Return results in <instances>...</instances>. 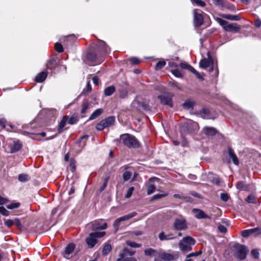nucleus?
Returning <instances> with one entry per match:
<instances>
[{
    "instance_id": "42",
    "label": "nucleus",
    "mask_w": 261,
    "mask_h": 261,
    "mask_svg": "<svg viewBox=\"0 0 261 261\" xmlns=\"http://www.w3.org/2000/svg\"><path fill=\"white\" fill-rule=\"evenodd\" d=\"M173 197L175 198H179L180 199H185L186 201H190L191 198L188 196H185L178 194H175L173 195Z\"/></svg>"
},
{
    "instance_id": "30",
    "label": "nucleus",
    "mask_w": 261,
    "mask_h": 261,
    "mask_svg": "<svg viewBox=\"0 0 261 261\" xmlns=\"http://www.w3.org/2000/svg\"><path fill=\"white\" fill-rule=\"evenodd\" d=\"M112 250V246L110 244H106L102 249V254L104 255L108 254Z\"/></svg>"
},
{
    "instance_id": "8",
    "label": "nucleus",
    "mask_w": 261,
    "mask_h": 261,
    "mask_svg": "<svg viewBox=\"0 0 261 261\" xmlns=\"http://www.w3.org/2000/svg\"><path fill=\"white\" fill-rule=\"evenodd\" d=\"M173 228L175 230H185L187 229V221L185 219H176L173 223Z\"/></svg>"
},
{
    "instance_id": "61",
    "label": "nucleus",
    "mask_w": 261,
    "mask_h": 261,
    "mask_svg": "<svg viewBox=\"0 0 261 261\" xmlns=\"http://www.w3.org/2000/svg\"><path fill=\"white\" fill-rule=\"evenodd\" d=\"M220 197H221V199L225 202L227 201L228 200V196L226 193H222L221 194Z\"/></svg>"
},
{
    "instance_id": "52",
    "label": "nucleus",
    "mask_w": 261,
    "mask_h": 261,
    "mask_svg": "<svg viewBox=\"0 0 261 261\" xmlns=\"http://www.w3.org/2000/svg\"><path fill=\"white\" fill-rule=\"evenodd\" d=\"M14 225H15L19 229H21L22 228V225L18 218H14Z\"/></svg>"
},
{
    "instance_id": "54",
    "label": "nucleus",
    "mask_w": 261,
    "mask_h": 261,
    "mask_svg": "<svg viewBox=\"0 0 261 261\" xmlns=\"http://www.w3.org/2000/svg\"><path fill=\"white\" fill-rule=\"evenodd\" d=\"M213 3L218 6H223L225 0H212Z\"/></svg>"
},
{
    "instance_id": "34",
    "label": "nucleus",
    "mask_w": 261,
    "mask_h": 261,
    "mask_svg": "<svg viewBox=\"0 0 261 261\" xmlns=\"http://www.w3.org/2000/svg\"><path fill=\"white\" fill-rule=\"evenodd\" d=\"M56 64V60L54 59H51L47 63L46 66L48 68L52 69L55 67Z\"/></svg>"
},
{
    "instance_id": "2",
    "label": "nucleus",
    "mask_w": 261,
    "mask_h": 261,
    "mask_svg": "<svg viewBox=\"0 0 261 261\" xmlns=\"http://www.w3.org/2000/svg\"><path fill=\"white\" fill-rule=\"evenodd\" d=\"M195 240L190 236L182 238L179 243V248L183 253L190 252L192 250V246L195 244Z\"/></svg>"
},
{
    "instance_id": "1",
    "label": "nucleus",
    "mask_w": 261,
    "mask_h": 261,
    "mask_svg": "<svg viewBox=\"0 0 261 261\" xmlns=\"http://www.w3.org/2000/svg\"><path fill=\"white\" fill-rule=\"evenodd\" d=\"M119 141L129 148H138L140 147L139 141L134 136L129 134H122L119 139L115 140V142Z\"/></svg>"
},
{
    "instance_id": "12",
    "label": "nucleus",
    "mask_w": 261,
    "mask_h": 261,
    "mask_svg": "<svg viewBox=\"0 0 261 261\" xmlns=\"http://www.w3.org/2000/svg\"><path fill=\"white\" fill-rule=\"evenodd\" d=\"M194 22L196 27L201 26L203 23V17L202 15L197 11H194Z\"/></svg>"
},
{
    "instance_id": "5",
    "label": "nucleus",
    "mask_w": 261,
    "mask_h": 261,
    "mask_svg": "<svg viewBox=\"0 0 261 261\" xmlns=\"http://www.w3.org/2000/svg\"><path fill=\"white\" fill-rule=\"evenodd\" d=\"M218 22L222 27L224 30L227 32L237 33L240 30V27L236 23H230L222 19H218Z\"/></svg>"
},
{
    "instance_id": "45",
    "label": "nucleus",
    "mask_w": 261,
    "mask_h": 261,
    "mask_svg": "<svg viewBox=\"0 0 261 261\" xmlns=\"http://www.w3.org/2000/svg\"><path fill=\"white\" fill-rule=\"evenodd\" d=\"M20 203L18 202L11 203L10 204L7 205V207L10 210H13L19 207Z\"/></svg>"
},
{
    "instance_id": "35",
    "label": "nucleus",
    "mask_w": 261,
    "mask_h": 261,
    "mask_svg": "<svg viewBox=\"0 0 261 261\" xmlns=\"http://www.w3.org/2000/svg\"><path fill=\"white\" fill-rule=\"evenodd\" d=\"M18 179L21 182H25L29 180V176L25 174H20L18 175Z\"/></svg>"
},
{
    "instance_id": "31",
    "label": "nucleus",
    "mask_w": 261,
    "mask_h": 261,
    "mask_svg": "<svg viewBox=\"0 0 261 261\" xmlns=\"http://www.w3.org/2000/svg\"><path fill=\"white\" fill-rule=\"evenodd\" d=\"M119 92V96L121 98H124L127 97L128 95V91L125 88H120L118 90Z\"/></svg>"
},
{
    "instance_id": "17",
    "label": "nucleus",
    "mask_w": 261,
    "mask_h": 261,
    "mask_svg": "<svg viewBox=\"0 0 261 261\" xmlns=\"http://www.w3.org/2000/svg\"><path fill=\"white\" fill-rule=\"evenodd\" d=\"M228 155L229 157L232 159V161L234 164L236 165H238L239 164V161L238 157L234 153L233 150L230 147H228Z\"/></svg>"
},
{
    "instance_id": "41",
    "label": "nucleus",
    "mask_w": 261,
    "mask_h": 261,
    "mask_svg": "<svg viewBox=\"0 0 261 261\" xmlns=\"http://www.w3.org/2000/svg\"><path fill=\"white\" fill-rule=\"evenodd\" d=\"M253 231L252 229L245 230L242 231L241 234L243 237H248L253 234Z\"/></svg>"
},
{
    "instance_id": "15",
    "label": "nucleus",
    "mask_w": 261,
    "mask_h": 261,
    "mask_svg": "<svg viewBox=\"0 0 261 261\" xmlns=\"http://www.w3.org/2000/svg\"><path fill=\"white\" fill-rule=\"evenodd\" d=\"M22 147V143L19 141H14L11 146V153H14L19 151Z\"/></svg>"
},
{
    "instance_id": "51",
    "label": "nucleus",
    "mask_w": 261,
    "mask_h": 261,
    "mask_svg": "<svg viewBox=\"0 0 261 261\" xmlns=\"http://www.w3.org/2000/svg\"><path fill=\"white\" fill-rule=\"evenodd\" d=\"M121 220H120V218H119L117 219L113 223V226L116 229V230H118L120 224V223L121 222Z\"/></svg>"
},
{
    "instance_id": "26",
    "label": "nucleus",
    "mask_w": 261,
    "mask_h": 261,
    "mask_svg": "<svg viewBox=\"0 0 261 261\" xmlns=\"http://www.w3.org/2000/svg\"><path fill=\"white\" fill-rule=\"evenodd\" d=\"M137 215V213L135 212H133L132 213H130L129 214H128L126 215H124L122 217H120V220L121 221H124L129 220L130 219L133 218L134 217L136 216Z\"/></svg>"
},
{
    "instance_id": "60",
    "label": "nucleus",
    "mask_w": 261,
    "mask_h": 261,
    "mask_svg": "<svg viewBox=\"0 0 261 261\" xmlns=\"http://www.w3.org/2000/svg\"><path fill=\"white\" fill-rule=\"evenodd\" d=\"M218 229L222 233H225L227 231V228L222 225H219Z\"/></svg>"
},
{
    "instance_id": "48",
    "label": "nucleus",
    "mask_w": 261,
    "mask_h": 261,
    "mask_svg": "<svg viewBox=\"0 0 261 261\" xmlns=\"http://www.w3.org/2000/svg\"><path fill=\"white\" fill-rule=\"evenodd\" d=\"M126 244L131 247H134V248H138L141 246L140 244H137V243H135V242H132L130 241H127Z\"/></svg>"
},
{
    "instance_id": "4",
    "label": "nucleus",
    "mask_w": 261,
    "mask_h": 261,
    "mask_svg": "<svg viewBox=\"0 0 261 261\" xmlns=\"http://www.w3.org/2000/svg\"><path fill=\"white\" fill-rule=\"evenodd\" d=\"M106 234L105 231H96L90 233L86 239V242L89 248H93L97 243V239L103 237Z\"/></svg>"
},
{
    "instance_id": "10",
    "label": "nucleus",
    "mask_w": 261,
    "mask_h": 261,
    "mask_svg": "<svg viewBox=\"0 0 261 261\" xmlns=\"http://www.w3.org/2000/svg\"><path fill=\"white\" fill-rule=\"evenodd\" d=\"M75 247V245L74 243H69L65 248L63 253L64 257L68 259L71 258V254L72 253Z\"/></svg>"
},
{
    "instance_id": "16",
    "label": "nucleus",
    "mask_w": 261,
    "mask_h": 261,
    "mask_svg": "<svg viewBox=\"0 0 261 261\" xmlns=\"http://www.w3.org/2000/svg\"><path fill=\"white\" fill-rule=\"evenodd\" d=\"M203 132L207 136H213L217 134V130L213 127L205 126L203 128Z\"/></svg>"
},
{
    "instance_id": "50",
    "label": "nucleus",
    "mask_w": 261,
    "mask_h": 261,
    "mask_svg": "<svg viewBox=\"0 0 261 261\" xmlns=\"http://www.w3.org/2000/svg\"><path fill=\"white\" fill-rule=\"evenodd\" d=\"M55 48L58 53H62L63 51V48L61 44L57 42L55 45Z\"/></svg>"
},
{
    "instance_id": "49",
    "label": "nucleus",
    "mask_w": 261,
    "mask_h": 261,
    "mask_svg": "<svg viewBox=\"0 0 261 261\" xmlns=\"http://www.w3.org/2000/svg\"><path fill=\"white\" fill-rule=\"evenodd\" d=\"M168 195V193L156 194V195H154L152 197V200L159 199H161V198H164V197L167 196Z\"/></svg>"
},
{
    "instance_id": "40",
    "label": "nucleus",
    "mask_w": 261,
    "mask_h": 261,
    "mask_svg": "<svg viewBox=\"0 0 261 261\" xmlns=\"http://www.w3.org/2000/svg\"><path fill=\"white\" fill-rule=\"evenodd\" d=\"M166 65V62L164 61H159L155 66V69L156 70H160L163 68Z\"/></svg>"
},
{
    "instance_id": "22",
    "label": "nucleus",
    "mask_w": 261,
    "mask_h": 261,
    "mask_svg": "<svg viewBox=\"0 0 261 261\" xmlns=\"http://www.w3.org/2000/svg\"><path fill=\"white\" fill-rule=\"evenodd\" d=\"M116 89L115 86H110L106 88L105 89L104 93L105 95L107 96H109L112 95L115 91Z\"/></svg>"
},
{
    "instance_id": "46",
    "label": "nucleus",
    "mask_w": 261,
    "mask_h": 261,
    "mask_svg": "<svg viewBox=\"0 0 261 261\" xmlns=\"http://www.w3.org/2000/svg\"><path fill=\"white\" fill-rule=\"evenodd\" d=\"M132 172L126 171L123 174V178L124 181L128 180L132 176Z\"/></svg>"
},
{
    "instance_id": "20",
    "label": "nucleus",
    "mask_w": 261,
    "mask_h": 261,
    "mask_svg": "<svg viewBox=\"0 0 261 261\" xmlns=\"http://www.w3.org/2000/svg\"><path fill=\"white\" fill-rule=\"evenodd\" d=\"M103 111L102 109H97L95 111H94L92 114L90 115L89 120H92L97 118L98 116H99L102 113Z\"/></svg>"
},
{
    "instance_id": "3",
    "label": "nucleus",
    "mask_w": 261,
    "mask_h": 261,
    "mask_svg": "<svg viewBox=\"0 0 261 261\" xmlns=\"http://www.w3.org/2000/svg\"><path fill=\"white\" fill-rule=\"evenodd\" d=\"M233 255L240 260L246 258L248 250L247 248L243 245L236 244L233 246Z\"/></svg>"
},
{
    "instance_id": "43",
    "label": "nucleus",
    "mask_w": 261,
    "mask_h": 261,
    "mask_svg": "<svg viewBox=\"0 0 261 261\" xmlns=\"http://www.w3.org/2000/svg\"><path fill=\"white\" fill-rule=\"evenodd\" d=\"M246 201L250 203H255L256 202L255 196L253 195H249L246 198Z\"/></svg>"
},
{
    "instance_id": "29",
    "label": "nucleus",
    "mask_w": 261,
    "mask_h": 261,
    "mask_svg": "<svg viewBox=\"0 0 261 261\" xmlns=\"http://www.w3.org/2000/svg\"><path fill=\"white\" fill-rule=\"evenodd\" d=\"M79 120V118L76 115H72L71 117H68V120L67 121V122L68 124L72 125L76 124Z\"/></svg>"
},
{
    "instance_id": "37",
    "label": "nucleus",
    "mask_w": 261,
    "mask_h": 261,
    "mask_svg": "<svg viewBox=\"0 0 261 261\" xmlns=\"http://www.w3.org/2000/svg\"><path fill=\"white\" fill-rule=\"evenodd\" d=\"M87 59L90 62H94L96 59V55L94 53H89L87 55Z\"/></svg>"
},
{
    "instance_id": "56",
    "label": "nucleus",
    "mask_w": 261,
    "mask_h": 261,
    "mask_svg": "<svg viewBox=\"0 0 261 261\" xmlns=\"http://www.w3.org/2000/svg\"><path fill=\"white\" fill-rule=\"evenodd\" d=\"M193 2L197 6L204 7L205 6L204 2L201 0H193Z\"/></svg>"
},
{
    "instance_id": "9",
    "label": "nucleus",
    "mask_w": 261,
    "mask_h": 261,
    "mask_svg": "<svg viewBox=\"0 0 261 261\" xmlns=\"http://www.w3.org/2000/svg\"><path fill=\"white\" fill-rule=\"evenodd\" d=\"M172 94H165L164 95H159L158 98L160 100L162 104L168 105L170 107H173V102L172 100Z\"/></svg>"
},
{
    "instance_id": "24",
    "label": "nucleus",
    "mask_w": 261,
    "mask_h": 261,
    "mask_svg": "<svg viewBox=\"0 0 261 261\" xmlns=\"http://www.w3.org/2000/svg\"><path fill=\"white\" fill-rule=\"evenodd\" d=\"M195 102L193 101L190 100H186L182 105V107L184 109L189 110L193 109Z\"/></svg>"
},
{
    "instance_id": "6",
    "label": "nucleus",
    "mask_w": 261,
    "mask_h": 261,
    "mask_svg": "<svg viewBox=\"0 0 261 261\" xmlns=\"http://www.w3.org/2000/svg\"><path fill=\"white\" fill-rule=\"evenodd\" d=\"M88 225L93 231L96 230H105L107 228V223L103 222L102 220H95L89 223Z\"/></svg>"
},
{
    "instance_id": "28",
    "label": "nucleus",
    "mask_w": 261,
    "mask_h": 261,
    "mask_svg": "<svg viewBox=\"0 0 261 261\" xmlns=\"http://www.w3.org/2000/svg\"><path fill=\"white\" fill-rule=\"evenodd\" d=\"M223 17L230 20H239L240 17L237 15L225 14L223 15Z\"/></svg>"
},
{
    "instance_id": "36",
    "label": "nucleus",
    "mask_w": 261,
    "mask_h": 261,
    "mask_svg": "<svg viewBox=\"0 0 261 261\" xmlns=\"http://www.w3.org/2000/svg\"><path fill=\"white\" fill-rule=\"evenodd\" d=\"M109 179H110L109 176H107V177H106L105 178L103 184L99 188V192H102L106 189V188L107 186L108 182Z\"/></svg>"
},
{
    "instance_id": "64",
    "label": "nucleus",
    "mask_w": 261,
    "mask_h": 261,
    "mask_svg": "<svg viewBox=\"0 0 261 261\" xmlns=\"http://www.w3.org/2000/svg\"><path fill=\"white\" fill-rule=\"evenodd\" d=\"M130 60L131 61L132 63L135 65H137L139 63L138 59L136 57L131 58L130 59Z\"/></svg>"
},
{
    "instance_id": "38",
    "label": "nucleus",
    "mask_w": 261,
    "mask_h": 261,
    "mask_svg": "<svg viewBox=\"0 0 261 261\" xmlns=\"http://www.w3.org/2000/svg\"><path fill=\"white\" fill-rule=\"evenodd\" d=\"M237 188L238 189L241 190H244L246 191L247 190V186L243 181H239L237 183Z\"/></svg>"
},
{
    "instance_id": "62",
    "label": "nucleus",
    "mask_w": 261,
    "mask_h": 261,
    "mask_svg": "<svg viewBox=\"0 0 261 261\" xmlns=\"http://www.w3.org/2000/svg\"><path fill=\"white\" fill-rule=\"evenodd\" d=\"M252 230H254L253 231V234H255V235H258L261 234V229L258 227L252 228Z\"/></svg>"
},
{
    "instance_id": "19",
    "label": "nucleus",
    "mask_w": 261,
    "mask_h": 261,
    "mask_svg": "<svg viewBox=\"0 0 261 261\" xmlns=\"http://www.w3.org/2000/svg\"><path fill=\"white\" fill-rule=\"evenodd\" d=\"M47 75V74L46 72L42 71L36 75L35 81L38 83H41L46 79Z\"/></svg>"
},
{
    "instance_id": "58",
    "label": "nucleus",
    "mask_w": 261,
    "mask_h": 261,
    "mask_svg": "<svg viewBox=\"0 0 261 261\" xmlns=\"http://www.w3.org/2000/svg\"><path fill=\"white\" fill-rule=\"evenodd\" d=\"M201 253H202L201 251H196L195 252L191 253L189 254L188 255H189V257H197V256H199L200 255H201Z\"/></svg>"
},
{
    "instance_id": "7",
    "label": "nucleus",
    "mask_w": 261,
    "mask_h": 261,
    "mask_svg": "<svg viewBox=\"0 0 261 261\" xmlns=\"http://www.w3.org/2000/svg\"><path fill=\"white\" fill-rule=\"evenodd\" d=\"M135 254V251L124 248L123 252L119 254L117 261H130V257Z\"/></svg>"
},
{
    "instance_id": "11",
    "label": "nucleus",
    "mask_w": 261,
    "mask_h": 261,
    "mask_svg": "<svg viewBox=\"0 0 261 261\" xmlns=\"http://www.w3.org/2000/svg\"><path fill=\"white\" fill-rule=\"evenodd\" d=\"M193 212L195 214V217L198 219H211V217L205 214V213L201 210L198 208H194Z\"/></svg>"
},
{
    "instance_id": "44",
    "label": "nucleus",
    "mask_w": 261,
    "mask_h": 261,
    "mask_svg": "<svg viewBox=\"0 0 261 261\" xmlns=\"http://www.w3.org/2000/svg\"><path fill=\"white\" fill-rule=\"evenodd\" d=\"M171 72L174 76L177 77H181L182 76V74L180 71L176 68L172 69Z\"/></svg>"
},
{
    "instance_id": "57",
    "label": "nucleus",
    "mask_w": 261,
    "mask_h": 261,
    "mask_svg": "<svg viewBox=\"0 0 261 261\" xmlns=\"http://www.w3.org/2000/svg\"><path fill=\"white\" fill-rule=\"evenodd\" d=\"M251 255L255 258H258L259 256V253L257 249H253L251 251Z\"/></svg>"
},
{
    "instance_id": "33",
    "label": "nucleus",
    "mask_w": 261,
    "mask_h": 261,
    "mask_svg": "<svg viewBox=\"0 0 261 261\" xmlns=\"http://www.w3.org/2000/svg\"><path fill=\"white\" fill-rule=\"evenodd\" d=\"M156 250L152 248H148L144 251L145 254L147 256H153L156 255Z\"/></svg>"
},
{
    "instance_id": "14",
    "label": "nucleus",
    "mask_w": 261,
    "mask_h": 261,
    "mask_svg": "<svg viewBox=\"0 0 261 261\" xmlns=\"http://www.w3.org/2000/svg\"><path fill=\"white\" fill-rule=\"evenodd\" d=\"M159 238L160 241H168V240H173L175 238H176V237H174L173 234H172V233H169V234H166L164 233V232L162 231L159 233Z\"/></svg>"
},
{
    "instance_id": "18",
    "label": "nucleus",
    "mask_w": 261,
    "mask_h": 261,
    "mask_svg": "<svg viewBox=\"0 0 261 261\" xmlns=\"http://www.w3.org/2000/svg\"><path fill=\"white\" fill-rule=\"evenodd\" d=\"M159 256L163 260L166 261H171L174 259V255L172 254L166 253V252H162L160 253Z\"/></svg>"
},
{
    "instance_id": "21",
    "label": "nucleus",
    "mask_w": 261,
    "mask_h": 261,
    "mask_svg": "<svg viewBox=\"0 0 261 261\" xmlns=\"http://www.w3.org/2000/svg\"><path fill=\"white\" fill-rule=\"evenodd\" d=\"M89 103L88 101L83 102L81 105V114L82 117H85V114L87 112L89 108Z\"/></svg>"
},
{
    "instance_id": "39",
    "label": "nucleus",
    "mask_w": 261,
    "mask_h": 261,
    "mask_svg": "<svg viewBox=\"0 0 261 261\" xmlns=\"http://www.w3.org/2000/svg\"><path fill=\"white\" fill-rule=\"evenodd\" d=\"M4 224L8 227H11L14 225V219H4Z\"/></svg>"
},
{
    "instance_id": "32",
    "label": "nucleus",
    "mask_w": 261,
    "mask_h": 261,
    "mask_svg": "<svg viewBox=\"0 0 261 261\" xmlns=\"http://www.w3.org/2000/svg\"><path fill=\"white\" fill-rule=\"evenodd\" d=\"M106 127H108V126L106 124V123L103 120L100 121L96 126V128L98 130H102Z\"/></svg>"
},
{
    "instance_id": "55",
    "label": "nucleus",
    "mask_w": 261,
    "mask_h": 261,
    "mask_svg": "<svg viewBox=\"0 0 261 261\" xmlns=\"http://www.w3.org/2000/svg\"><path fill=\"white\" fill-rule=\"evenodd\" d=\"M134 190V188L133 187H130L127 191V193L125 195V198H130L133 194V192Z\"/></svg>"
},
{
    "instance_id": "23",
    "label": "nucleus",
    "mask_w": 261,
    "mask_h": 261,
    "mask_svg": "<svg viewBox=\"0 0 261 261\" xmlns=\"http://www.w3.org/2000/svg\"><path fill=\"white\" fill-rule=\"evenodd\" d=\"M103 120L108 127L114 125L115 121V117L114 116H109Z\"/></svg>"
},
{
    "instance_id": "59",
    "label": "nucleus",
    "mask_w": 261,
    "mask_h": 261,
    "mask_svg": "<svg viewBox=\"0 0 261 261\" xmlns=\"http://www.w3.org/2000/svg\"><path fill=\"white\" fill-rule=\"evenodd\" d=\"M88 137H89V136L87 135H84L83 136H82L81 138L80 142H82L83 141H84L83 142V147H84L86 145V140H87L88 139Z\"/></svg>"
},
{
    "instance_id": "63",
    "label": "nucleus",
    "mask_w": 261,
    "mask_h": 261,
    "mask_svg": "<svg viewBox=\"0 0 261 261\" xmlns=\"http://www.w3.org/2000/svg\"><path fill=\"white\" fill-rule=\"evenodd\" d=\"M8 199L2 197L0 195V205H3L8 202Z\"/></svg>"
},
{
    "instance_id": "25",
    "label": "nucleus",
    "mask_w": 261,
    "mask_h": 261,
    "mask_svg": "<svg viewBox=\"0 0 261 261\" xmlns=\"http://www.w3.org/2000/svg\"><path fill=\"white\" fill-rule=\"evenodd\" d=\"M99 47H100L102 54H106L110 50V48L107 46L106 43L103 41H101L99 43Z\"/></svg>"
},
{
    "instance_id": "13",
    "label": "nucleus",
    "mask_w": 261,
    "mask_h": 261,
    "mask_svg": "<svg viewBox=\"0 0 261 261\" xmlns=\"http://www.w3.org/2000/svg\"><path fill=\"white\" fill-rule=\"evenodd\" d=\"M68 120V116H64L62 120H61L58 128V131L59 133H62L66 128H65L66 123Z\"/></svg>"
},
{
    "instance_id": "27",
    "label": "nucleus",
    "mask_w": 261,
    "mask_h": 261,
    "mask_svg": "<svg viewBox=\"0 0 261 261\" xmlns=\"http://www.w3.org/2000/svg\"><path fill=\"white\" fill-rule=\"evenodd\" d=\"M199 65L200 67L206 69L210 66V61L207 59L204 58L200 61Z\"/></svg>"
},
{
    "instance_id": "47",
    "label": "nucleus",
    "mask_w": 261,
    "mask_h": 261,
    "mask_svg": "<svg viewBox=\"0 0 261 261\" xmlns=\"http://www.w3.org/2000/svg\"><path fill=\"white\" fill-rule=\"evenodd\" d=\"M155 189H156V188L154 185L151 184V185H149L147 188V194L150 195L152 193H153L155 191Z\"/></svg>"
},
{
    "instance_id": "53",
    "label": "nucleus",
    "mask_w": 261,
    "mask_h": 261,
    "mask_svg": "<svg viewBox=\"0 0 261 261\" xmlns=\"http://www.w3.org/2000/svg\"><path fill=\"white\" fill-rule=\"evenodd\" d=\"M0 213L5 216H8L9 215V212L4 206H0Z\"/></svg>"
}]
</instances>
